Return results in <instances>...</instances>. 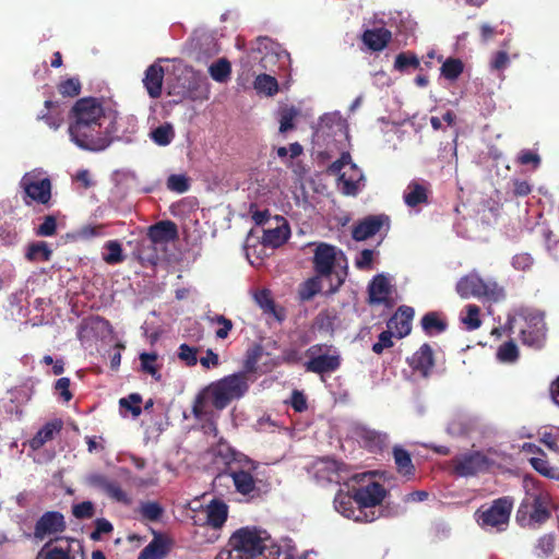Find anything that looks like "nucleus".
I'll use <instances>...</instances> for the list:
<instances>
[{
    "label": "nucleus",
    "mask_w": 559,
    "mask_h": 559,
    "mask_svg": "<svg viewBox=\"0 0 559 559\" xmlns=\"http://www.w3.org/2000/svg\"><path fill=\"white\" fill-rule=\"evenodd\" d=\"M167 188L177 193H185L189 190L190 183L185 175H170L167 178Z\"/></svg>",
    "instance_id": "5fc2aeb1"
},
{
    "label": "nucleus",
    "mask_w": 559,
    "mask_h": 559,
    "mask_svg": "<svg viewBox=\"0 0 559 559\" xmlns=\"http://www.w3.org/2000/svg\"><path fill=\"white\" fill-rule=\"evenodd\" d=\"M248 390V379L243 372L233 373L211 382L197 394L192 404V414L195 419L201 420L212 415L209 406L223 411L233 401L241 399Z\"/></svg>",
    "instance_id": "f03ea898"
},
{
    "label": "nucleus",
    "mask_w": 559,
    "mask_h": 559,
    "mask_svg": "<svg viewBox=\"0 0 559 559\" xmlns=\"http://www.w3.org/2000/svg\"><path fill=\"white\" fill-rule=\"evenodd\" d=\"M300 115L295 106H285L278 110L280 133H286L296 128L295 120Z\"/></svg>",
    "instance_id": "c9c22d12"
},
{
    "label": "nucleus",
    "mask_w": 559,
    "mask_h": 559,
    "mask_svg": "<svg viewBox=\"0 0 559 559\" xmlns=\"http://www.w3.org/2000/svg\"><path fill=\"white\" fill-rule=\"evenodd\" d=\"M276 221L281 222V225L263 230L262 243L265 247L278 248L290 237V228L287 221L281 216H276Z\"/></svg>",
    "instance_id": "412c9836"
},
{
    "label": "nucleus",
    "mask_w": 559,
    "mask_h": 559,
    "mask_svg": "<svg viewBox=\"0 0 559 559\" xmlns=\"http://www.w3.org/2000/svg\"><path fill=\"white\" fill-rule=\"evenodd\" d=\"M392 336L393 332L390 329L381 332L378 336V342L372 345V352L380 355L384 349L391 348L393 346Z\"/></svg>",
    "instance_id": "13d9d810"
},
{
    "label": "nucleus",
    "mask_w": 559,
    "mask_h": 559,
    "mask_svg": "<svg viewBox=\"0 0 559 559\" xmlns=\"http://www.w3.org/2000/svg\"><path fill=\"white\" fill-rule=\"evenodd\" d=\"M200 76L191 70H185L168 83V95L178 97L175 103L183 99L195 100L200 97Z\"/></svg>",
    "instance_id": "f8f14e48"
},
{
    "label": "nucleus",
    "mask_w": 559,
    "mask_h": 559,
    "mask_svg": "<svg viewBox=\"0 0 559 559\" xmlns=\"http://www.w3.org/2000/svg\"><path fill=\"white\" fill-rule=\"evenodd\" d=\"M72 514L79 520L91 519L95 514V506L92 501H83L72 507Z\"/></svg>",
    "instance_id": "6e6d98bb"
},
{
    "label": "nucleus",
    "mask_w": 559,
    "mask_h": 559,
    "mask_svg": "<svg viewBox=\"0 0 559 559\" xmlns=\"http://www.w3.org/2000/svg\"><path fill=\"white\" fill-rule=\"evenodd\" d=\"M393 457L396 465L397 472L407 477L415 475V466L412 461V456L408 451L401 447L393 448Z\"/></svg>",
    "instance_id": "473e14b6"
},
{
    "label": "nucleus",
    "mask_w": 559,
    "mask_h": 559,
    "mask_svg": "<svg viewBox=\"0 0 559 559\" xmlns=\"http://www.w3.org/2000/svg\"><path fill=\"white\" fill-rule=\"evenodd\" d=\"M369 300L371 304H382L386 300L390 294V284L383 274H378L373 277L368 287Z\"/></svg>",
    "instance_id": "7c9ffc66"
},
{
    "label": "nucleus",
    "mask_w": 559,
    "mask_h": 559,
    "mask_svg": "<svg viewBox=\"0 0 559 559\" xmlns=\"http://www.w3.org/2000/svg\"><path fill=\"white\" fill-rule=\"evenodd\" d=\"M318 293H319L318 282L314 278H310L305 282L304 287L300 290V298L302 300H310Z\"/></svg>",
    "instance_id": "338daca9"
},
{
    "label": "nucleus",
    "mask_w": 559,
    "mask_h": 559,
    "mask_svg": "<svg viewBox=\"0 0 559 559\" xmlns=\"http://www.w3.org/2000/svg\"><path fill=\"white\" fill-rule=\"evenodd\" d=\"M46 111L40 112L37 116L38 120H43L50 129L57 130L60 128L63 118L59 111V105L57 102L47 99L45 102Z\"/></svg>",
    "instance_id": "72a5a7b5"
},
{
    "label": "nucleus",
    "mask_w": 559,
    "mask_h": 559,
    "mask_svg": "<svg viewBox=\"0 0 559 559\" xmlns=\"http://www.w3.org/2000/svg\"><path fill=\"white\" fill-rule=\"evenodd\" d=\"M261 352L262 349L260 346H255L254 348L247 352V357L245 360V369L247 371L255 370L259 358L261 357Z\"/></svg>",
    "instance_id": "69168bd1"
},
{
    "label": "nucleus",
    "mask_w": 559,
    "mask_h": 559,
    "mask_svg": "<svg viewBox=\"0 0 559 559\" xmlns=\"http://www.w3.org/2000/svg\"><path fill=\"white\" fill-rule=\"evenodd\" d=\"M254 88L259 93L273 96L278 92V83L274 76L269 74H259L254 80Z\"/></svg>",
    "instance_id": "a19ab883"
},
{
    "label": "nucleus",
    "mask_w": 559,
    "mask_h": 559,
    "mask_svg": "<svg viewBox=\"0 0 559 559\" xmlns=\"http://www.w3.org/2000/svg\"><path fill=\"white\" fill-rule=\"evenodd\" d=\"M540 162H542L540 156L537 153L532 152L530 150L521 151L518 156L519 164H521V165L532 164L534 169L539 167Z\"/></svg>",
    "instance_id": "680f3d73"
},
{
    "label": "nucleus",
    "mask_w": 559,
    "mask_h": 559,
    "mask_svg": "<svg viewBox=\"0 0 559 559\" xmlns=\"http://www.w3.org/2000/svg\"><path fill=\"white\" fill-rule=\"evenodd\" d=\"M334 508L341 513L343 516L347 519H353L356 522H365L370 523L373 522L378 515L374 511H366L359 509L356 504V499L354 497V491L344 492L340 490L334 497Z\"/></svg>",
    "instance_id": "ddd939ff"
},
{
    "label": "nucleus",
    "mask_w": 559,
    "mask_h": 559,
    "mask_svg": "<svg viewBox=\"0 0 559 559\" xmlns=\"http://www.w3.org/2000/svg\"><path fill=\"white\" fill-rule=\"evenodd\" d=\"M404 202L409 207L428 202V188L418 181H411L403 195Z\"/></svg>",
    "instance_id": "c756f323"
},
{
    "label": "nucleus",
    "mask_w": 559,
    "mask_h": 559,
    "mask_svg": "<svg viewBox=\"0 0 559 559\" xmlns=\"http://www.w3.org/2000/svg\"><path fill=\"white\" fill-rule=\"evenodd\" d=\"M142 520L158 522L162 520L165 510L157 501H142L138 508Z\"/></svg>",
    "instance_id": "f704fd0d"
},
{
    "label": "nucleus",
    "mask_w": 559,
    "mask_h": 559,
    "mask_svg": "<svg viewBox=\"0 0 559 559\" xmlns=\"http://www.w3.org/2000/svg\"><path fill=\"white\" fill-rule=\"evenodd\" d=\"M308 360L305 362L307 372L316 374L333 373L342 365L338 350L329 344H314L306 350Z\"/></svg>",
    "instance_id": "423d86ee"
},
{
    "label": "nucleus",
    "mask_w": 559,
    "mask_h": 559,
    "mask_svg": "<svg viewBox=\"0 0 559 559\" xmlns=\"http://www.w3.org/2000/svg\"><path fill=\"white\" fill-rule=\"evenodd\" d=\"M158 356L156 353H142L140 354L141 370L144 373L152 376L156 381L162 380L159 367L156 365Z\"/></svg>",
    "instance_id": "ea45409f"
},
{
    "label": "nucleus",
    "mask_w": 559,
    "mask_h": 559,
    "mask_svg": "<svg viewBox=\"0 0 559 559\" xmlns=\"http://www.w3.org/2000/svg\"><path fill=\"white\" fill-rule=\"evenodd\" d=\"M356 504L366 510L380 506L386 496V490L380 483L372 481L367 486L353 488Z\"/></svg>",
    "instance_id": "4468645a"
},
{
    "label": "nucleus",
    "mask_w": 559,
    "mask_h": 559,
    "mask_svg": "<svg viewBox=\"0 0 559 559\" xmlns=\"http://www.w3.org/2000/svg\"><path fill=\"white\" fill-rule=\"evenodd\" d=\"M513 509V501L510 497L495 499L489 507L481 506L475 513L477 523L483 528H493L496 532H503L509 524Z\"/></svg>",
    "instance_id": "0eeeda50"
},
{
    "label": "nucleus",
    "mask_w": 559,
    "mask_h": 559,
    "mask_svg": "<svg viewBox=\"0 0 559 559\" xmlns=\"http://www.w3.org/2000/svg\"><path fill=\"white\" fill-rule=\"evenodd\" d=\"M389 223L386 215H369L354 226L352 237L356 241H364L380 231Z\"/></svg>",
    "instance_id": "2eb2a0df"
},
{
    "label": "nucleus",
    "mask_w": 559,
    "mask_h": 559,
    "mask_svg": "<svg viewBox=\"0 0 559 559\" xmlns=\"http://www.w3.org/2000/svg\"><path fill=\"white\" fill-rule=\"evenodd\" d=\"M62 428L60 420L46 423L36 435L28 440V445L32 450H39L48 441L52 440L55 435L58 433Z\"/></svg>",
    "instance_id": "c85d7f7f"
},
{
    "label": "nucleus",
    "mask_w": 559,
    "mask_h": 559,
    "mask_svg": "<svg viewBox=\"0 0 559 559\" xmlns=\"http://www.w3.org/2000/svg\"><path fill=\"white\" fill-rule=\"evenodd\" d=\"M71 381L69 378H60L55 383V393L61 397L64 402H70L73 397L70 391Z\"/></svg>",
    "instance_id": "bf43d9fd"
},
{
    "label": "nucleus",
    "mask_w": 559,
    "mask_h": 559,
    "mask_svg": "<svg viewBox=\"0 0 559 559\" xmlns=\"http://www.w3.org/2000/svg\"><path fill=\"white\" fill-rule=\"evenodd\" d=\"M20 187L24 191L23 201L26 205L32 202L47 205L51 200V181L49 178H38L33 173H26L21 181Z\"/></svg>",
    "instance_id": "9d476101"
},
{
    "label": "nucleus",
    "mask_w": 559,
    "mask_h": 559,
    "mask_svg": "<svg viewBox=\"0 0 559 559\" xmlns=\"http://www.w3.org/2000/svg\"><path fill=\"white\" fill-rule=\"evenodd\" d=\"M153 539L139 554L138 559H163L169 551L167 540L153 531Z\"/></svg>",
    "instance_id": "bb28decb"
},
{
    "label": "nucleus",
    "mask_w": 559,
    "mask_h": 559,
    "mask_svg": "<svg viewBox=\"0 0 559 559\" xmlns=\"http://www.w3.org/2000/svg\"><path fill=\"white\" fill-rule=\"evenodd\" d=\"M452 465L455 475L471 477L489 472L495 461L481 451H469L456 455L452 460Z\"/></svg>",
    "instance_id": "1a4fd4ad"
},
{
    "label": "nucleus",
    "mask_w": 559,
    "mask_h": 559,
    "mask_svg": "<svg viewBox=\"0 0 559 559\" xmlns=\"http://www.w3.org/2000/svg\"><path fill=\"white\" fill-rule=\"evenodd\" d=\"M229 546L228 551L234 554V558L265 559L263 551L266 546L257 528H239L231 535Z\"/></svg>",
    "instance_id": "39448f33"
},
{
    "label": "nucleus",
    "mask_w": 559,
    "mask_h": 559,
    "mask_svg": "<svg viewBox=\"0 0 559 559\" xmlns=\"http://www.w3.org/2000/svg\"><path fill=\"white\" fill-rule=\"evenodd\" d=\"M364 181L361 170L355 164H350L349 171L340 175L338 186L343 194L355 197L364 186Z\"/></svg>",
    "instance_id": "6ab92c4d"
},
{
    "label": "nucleus",
    "mask_w": 559,
    "mask_h": 559,
    "mask_svg": "<svg viewBox=\"0 0 559 559\" xmlns=\"http://www.w3.org/2000/svg\"><path fill=\"white\" fill-rule=\"evenodd\" d=\"M409 366L419 371L424 377H427L435 366L433 350L427 343L423 344L417 352L414 353L409 359Z\"/></svg>",
    "instance_id": "4be33fe9"
},
{
    "label": "nucleus",
    "mask_w": 559,
    "mask_h": 559,
    "mask_svg": "<svg viewBox=\"0 0 559 559\" xmlns=\"http://www.w3.org/2000/svg\"><path fill=\"white\" fill-rule=\"evenodd\" d=\"M509 330L518 333L524 345L539 349L546 338V323L544 317L537 312L519 313L509 319Z\"/></svg>",
    "instance_id": "7ed1b4c3"
},
{
    "label": "nucleus",
    "mask_w": 559,
    "mask_h": 559,
    "mask_svg": "<svg viewBox=\"0 0 559 559\" xmlns=\"http://www.w3.org/2000/svg\"><path fill=\"white\" fill-rule=\"evenodd\" d=\"M464 71V63L459 58H448L441 66V75L450 81H455Z\"/></svg>",
    "instance_id": "4c0bfd02"
},
{
    "label": "nucleus",
    "mask_w": 559,
    "mask_h": 559,
    "mask_svg": "<svg viewBox=\"0 0 559 559\" xmlns=\"http://www.w3.org/2000/svg\"><path fill=\"white\" fill-rule=\"evenodd\" d=\"M455 290L464 299L472 296L497 298L502 294V288L496 282H486L475 272L461 277L456 283Z\"/></svg>",
    "instance_id": "6e6552de"
},
{
    "label": "nucleus",
    "mask_w": 559,
    "mask_h": 559,
    "mask_svg": "<svg viewBox=\"0 0 559 559\" xmlns=\"http://www.w3.org/2000/svg\"><path fill=\"white\" fill-rule=\"evenodd\" d=\"M509 61H510V59H509L508 52L503 51V50H499L493 53L491 62H490V67L492 70L501 71L507 68V66L509 64Z\"/></svg>",
    "instance_id": "e2e57ef3"
},
{
    "label": "nucleus",
    "mask_w": 559,
    "mask_h": 559,
    "mask_svg": "<svg viewBox=\"0 0 559 559\" xmlns=\"http://www.w3.org/2000/svg\"><path fill=\"white\" fill-rule=\"evenodd\" d=\"M105 493L114 501L123 503L126 506L131 504V498L117 481L112 480L106 489Z\"/></svg>",
    "instance_id": "864d4df0"
},
{
    "label": "nucleus",
    "mask_w": 559,
    "mask_h": 559,
    "mask_svg": "<svg viewBox=\"0 0 559 559\" xmlns=\"http://www.w3.org/2000/svg\"><path fill=\"white\" fill-rule=\"evenodd\" d=\"M228 518V506L218 499L212 500L206 507V523L213 528H221Z\"/></svg>",
    "instance_id": "cd10ccee"
},
{
    "label": "nucleus",
    "mask_w": 559,
    "mask_h": 559,
    "mask_svg": "<svg viewBox=\"0 0 559 559\" xmlns=\"http://www.w3.org/2000/svg\"><path fill=\"white\" fill-rule=\"evenodd\" d=\"M420 324L427 335L443 333L448 328V323L442 318V314L436 311H430L424 314L420 320Z\"/></svg>",
    "instance_id": "2f4dec72"
},
{
    "label": "nucleus",
    "mask_w": 559,
    "mask_h": 559,
    "mask_svg": "<svg viewBox=\"0 0 559 559\" xmlns=\"http://www.w3.org/2000/svg\"><path fill=\"white\" fill-rule=\"evenodd\" d=\"M51 255V249L44 241L29 245L25 254L26 259L29 261H49Z\"/></svg>",
    "instance_id": "79ce46f5"
},
{
    "label": "nucleus",
    "mask_w": 559,
    "mask_h": 559,
    "mask_svg": "<svg viewBox=\"0 0 559 559\" xmlns=\"http://www.w3.org/2000/svg\"><path fill=\"white\" fill-rule=\"evenodd\" d=\"M209 73L214 81L224 83L229 79L231 73L230 62L225 58H221L210 66Z\"/></svg>",
    "instance_id": "58836bf2"
},
{
    "label": "nucleus",
    "mask_w": 559,
    "mask_h": 559,
    "mask_svg": "<svg viewBox=\"0 0 559 559\" xmlns=\"http://www.w3.org/2000/svg\"><path fill=\"white\" fill-rule=\"evenodd\" d=\"M207 320L212 324H218L219 328L215 331L216 338L225 340L228 337L230 331L234 328V323L230 319L223 314L207 316Z\"/></svg>",
    "instance_id": "37998d69"
},
{
    "label": "nucleus",
    "mask_w": 559,
    "mask_h": 559,
    "mask_svg": "<svg viewBox=\"0 0 559 559\" xmlns=\"http://www.w3.org/2000/svg\"><path fill=\"white\" fill-rule=\"evenodd\" d=\"M533 258L528 253L515 254L512 259V265L520 271H527L533 265Z\"/></svg>",
    "instance_id": "0e129e2a"
},
{
    "label": "nucleus",
    "mask_w": 559,
    "mask_h": 559,
    "mask_svg": "<svg viewBox=\"0 0 559 559\" xmlns=\"http://www.w3.org/2000/svg\"><path fill=\"white\" fill-rule=\"evenodd\" d=\"M81 82L76 78L67 79L58 84L59 93L64 97H75L81 93Z\"/></svg>",
    "instance_id": "8fccbe9b"
},
{
    "label": "nucleus",
    "mask_w": 559,
    "mask_h": 559,
    "mask_svg": "<svg viewBox=\"0 0 559 559\" xmlns=\"http://www.w3.org/2000/svg\"><path fill=\"white\" fill-rule=\"evenodd\" d=\"M199 348L189 346L183 343L178 348V358L183 361L188 367H193L198 362Z\"/></svg>",
    "instance_id": "603ef678"
},
{
    "label": "nucleus",
    "mask_w": 559,
    "mask_h": 559,
    "mask_svg": "<svg viewBox=\"0 0 559 559\" xmlns=\"http://www.w3.org/2000/svg\"><path fill=\"white\" fill-rule=\"evenodd\" d=\"M141 403L142 396L139 393H131L128 395V397H122L119 400L120 407L130 411L133 417H139L141 415Z\"/></svg>",
    "instance_id": "09e8293b"
},
{
    "label": "nucleus",
    "mask_w": 559,
    "mask_h": 559,
    "mask_svg": "<svg viewBox=\"0 0 559 559\" xmlns=\"http://www.w3.org/2000/svg\"><path fill=\"white\" fill-rule=\"evenodd\" d=\"M257 304L260 308L266 312L275 316L278 320L282 318L277 314L275 302L271 296V292L267 289H262L258 292L254 296Z\"/></svg>",
    "instance_id": "49530a36"
},
{
    "label": "nucleus",
    "mask_w": 559,
    "mask_h": 559,
    "mask_svg": "<svg viewBox=\"0 0 559 559\" xmlns=\"http://www.w3.org/2000/svg\"><path fill=\"white\" fill-rule=\"evenodd\" d=\"M465 316L461 317L462 322L469 331L476 330L481 325L480 308L476 305H467L465 307Z\"/></svg>",
    "instance_id": "a18cd8bd"
},
{
    "label": "nucleus",
    "mask_w": 559,
    "mask_h": 559,
    "mask_svg": "<svg viewBox=\"0 0 559 559\" xmlns=\"http://www.w3.org/2000/svg\"><path fill=\"white\" fill-rule=\"evenodd\" d=\"M164 68L153 63L145 70L143 85L151 98H158L163 92Z\"/></svg>",
    "instance_id": "aec40b11"
},
{
    "label": "nucleus",
    "mask_w": 559,
    "mask_h": 559,
    "mask_svg": "<svg viewBox=\"0 0 559 559\" xmlns=\"http://www.w3.org/2000/svg\"><path fill=\"white\" fill-rule=\"evenodd\" d=\"M178 237V227L169 219L159 221L147 229V238L155 245H166L177 240Z\"/></svg>",
    "instance_id": "f3484780"
},
{
    "label": "nucleus",
    "mask_w": 559,
    "mask_h": 559,
    "mask_svg": "<svg viewBox=\"0 0 559 559\" xmlns=\"http://www.w3.org/2000/svg\"><path fill=\"white\" fill-rule=\"evenodd\" d=\"M526 512H530V520L537 524L545 523L551 515L550 511L539 497H534L532 503L522 502L518 511V519L521 513Z\"/></svg>",
    "instance_id": "393cba45"
},
{
    "label": "nucleus",
    "mask_w": 559,
    "mask_h": 559,
    "mask_svg": "<svg viewBox=\"0 0 559 559\" xmlns=\"http://www.w3.org/2000/svg\"><path fill=\"white\" fill-rule=\"evenodd\" d=\"M114 530L112 524L106 519H97L95 521V530L91 533V539L99 540L102 534H109Z\"/></svg>",
    "instance_id": "052dcab7"
},
{
    "label": "nucleus",
    "mask_w": 559,
    "mask_h": 559,
    "mask_svg": "<svg viewBox=\"0 0 559 559\" xmlns=\"http://www.w3.org/2000/svg\"><path fill=\"white\" fill-rule=\"evenodd\" d=\"M498 358L504 362H513L519 357V349L513 341L504 342L497 353Z\"/></svg>",
    "instance_id": "3c124183"
},
{
    "label": "nucleus",
    "mask_w": 559,
    "mask_h": 559,
    "mask_svg": "<svg viewBox=\"0 0 559 559\" xmlns=\"http://www.w3.org/2000/svg\"><path fill=\"white\" fill-rule=\"evenodd\" d=\"M419 66V59L414 52H401L395 57L394 69L400 72H405L408 68L418 69Z\"/></svg>",
    "instance_id": "c03bdc74"
},
{
    "label": "nucleus",
    "mask_w": 559,
    "mask_h": 559,
    "mask_svg": "<svg viewBox=\"0 0 559 559\" xmlns=\"http://www.w3.org/2000/svg\"><path fill=\"white\" fill-rule=\"evenodd\" d=\"M68 546H53L52 539H49L44 547L38 552V558L43 557V559H71V544H76L80 551L83 552V546L80 540L75 538H67Z\"/></svg>",
    "instance_id": "b1692460"
},
{
    "label": "nucleus",
    "mask_w": 559,
    "mask_h": 559,
    "mask_svg": "<svg viewBox=\"0 0 559 559\" xmlns=\"http://www.w3.org/2000/svg\"><path fill=\"white\" fill-rule=\"evenodd\" d=\"M67 530L64 515L59 511H46L36 521L34 532L31 535L36 542H43L46 538L59 540L58 537Z\"/></svg>",
    "instance_id": "9b49d317"
},
{
    "label": "nucleus",
    "mask_w": 559,
    "mask_h": 559,
    "mask_svg": "<svg viewBox=\"0 0 559 559\" xmlns=\"http://www.w3.org/2000/svg\"><path fill=\"white\" fill-rule=\"evenodd\" d=\"M104 248L107 253H103V260L109 265L122 263L126 260L122 246L118 240H109L105 243Z\"/></svg>",
    "instance_id": "e433bc0d"
},
{
    "label": "nucleus",
    "mask_w": 559,
    "mask_h": 559,
    "mask_svg": "<svg viewBox=\"0 0 559 559\" xmlns=\"http://www.w3.org/2000/svg\"><path fill=\"white\" fill-rule=\"evenodd\" d=\"M391 38V32L384 27L367 29L362 34L364 44L372 51H381L384 49Z\"/></svg>",
    "instance_id": "a878e982"
},
{
    "label": "nucleus",
    "mask_w": 559,
    "mask_h": 559,
    "mask_svg": "<svg viewBox=\"0 0 559 559\" xmlns=\"http://www.w3.org/2000/svg\"><path fill=\"white\" fill-rule=\"evenodd\" d=\"M336 251L335 247L328 243H320L316 248L313 257L314 271L320 276H330L335 264Z\"/></svg>",
    "instance_id": "dca6fc26"
},
{
    "label": "nucleus",
    "mask_w": 559,
    "mask_h": 559,
    "mask_svg": "<svg viewBox=\"0 0 559 559\" xmlns=\"http://www.w3.org/2000/svg\"><path fill=\"white\" fill-rule=\"evenodd\" d=\"M302 355L298 348L288 347L282 350V360L285 364L294 365L300 362Z\"/></svg>",
    "instance_id": "774afa93"
},
{
    "label": "nucleus",
    "mask_w": 559,
    "mask_h": 559,
    "mask_svg": "<svg viewBox=\"0 0 559 559\" xmlns=\"http://www.w3.org/2000/svg\"><path fill=\"white\" fill-rule=\"evenodd\" d=\"M359 441L370 452H381L388 442V435L369 428H359L356 432Z\"/></svg>",
    "instance_id": "5701e85b"
},
{
    "label": "nucleus",
    "mask_w": 559,
    "mask_h": 559,
    "mask_svg": "<svg viewBox=\"0 0 559 559\" xmlns=\"http://www.w3.org/2000/svg\"><path fill=\"white\" fill-rule=\"evenodd\" d=\"M57 231V219L52 215H47L44 222L36 229V235L40 237H51Z\"/></svg>",
    "instance_id": "4d7b16f0"
},
{
    "label": "nucleus",
    "mask_w": 559,
    "mask_h": 559,
    "mask_svg": "<svg viewBox=\"0 0 559 559\" xmlns=\"http://www.w3.org/2000/svg\"><path fill=\"white\" fill-rule=\"evenodd\" d=\"M415 310L409 306H400L388 321V328L394 331L399 338L407 336L412 331Z\"/></svg>",
    "instance_id": "a211bd4d"
},
{
    "label": "nucleus",
    "mask_w": 559,
    "mask_h": 559,
    "mask_svg": "<svg viewBox=\"0 0 559 559\" xmlns=\"http://www.w3.org/2000/svg\"><path fill=\"white\" fill-rule=\"evenodd\" d=\"M115 122L106 114L100 99H78L69 112V135L80 148L93 152L106 150L112 143Z\"/></svg>",
    "instance_id": "f257e3e1"
},
{
    "label": "nucleus",
    "mask_w": 559,
    "mask_h": 559,
    "mask_svg": "<svg viewBox=\"0 0 559 559\" xmlns=\"http://www.w3.org/2000/svg\"><path fill=\"white\" fill-rule=\"evenodd\" d=\"M218 454L225 460L236 461L241 463V467L238 469L230 468L229 476L233 479L236 491L242 496L252 495L255 490V479L252 472L258 468V463L250 460L246 455L238 453L229 445L222 444Z\"/></svg>",
    "instance_id": "20e7f679"
},
{
    "label": "nucleus",
    "mask_w": 559,
    "mask_h": 559,
    "mask_svg": "<svg viewBox=\"0 0 559 559\" xmlns=\"http://www.w3.org/2000/svg\"><path fill=\"white\" fill-rule=\"evenodd\" d=\"M174 129L170 124H163L155 128L152 133V140L162 146L168 145L174 139Z\"/></svg>",
    "instance_id": "de8ad7c7"
}]
</instances>
